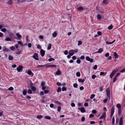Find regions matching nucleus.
<instances>
[{"label":"nucleus","instance_id":"1","mask_svg":"<svg viewBox=\"0 0 125 125\" xmlns=\"http://www.w3.org/2000/svg\"><path fill=\"white\" fill-rule=\"evenodd\" d=\"M78 51V50L77 49H76L74 50L72 49L71 50L69 51V54L71 56H72L75 53L77 52Z\"/></svg>","mask_w":125,"mask_h":125},{"label":"nucleus","instance_id":"2","mask_svg":"<svg viewBox=\"0 0 125 125\" xmlns=\"http://www.w3.org/2000/svg\"><path fill=\"white\" fill-rule=\"evenodd\" d=\"M23 66L21 65H19L18 67L17 68V70L18 72L22 71L23 70Z\"/></svg>","mask_w":125,"mask_h":125},{"label":"nucleus","instance_id":"3","mask_svg":"<svg viewBox=\"0 0 125 125\" xmlns=\"http://www.w3.org/2000/svg\"><path fill=\"white\" fill-rule=\"evenodd\" d=\"M107 93V95L109 98H110V89L109 88H107L106 90Z\"/></svg>","mask_w":125,"mask_h":125},{"label":"nucleus","instance_id":"4","mask_svg":"<svg viewBox=\"0 0 125 125\" xmlns=\"http://www.w3.org/2000/svg\"><path fill=\"white\" fill-rule=\"evenodd\" d=\"M33 57L36 60H39V59L38 58V56L37 53H35L34 54V55L33 56Z\"/></svg>","mask_w":125,"mask_h":125},{"label":"nucleus","instance_id":"5","mask_svg":"<svg viewBox=\"0 0 125 125\" xmlns=\"http://www.w3.org/2000/svg\"><path fill=\"white\" fill-rule=\"evenodd\" d=\"M86 60L90 61L91 63L92 62H93V60L92 59H91L89 56H86Z\"/></svg>","mask_w":125,"mask_h":125},{"label":"nucleus","instance_id":"6","mask_svg":"<svg viewBox=\"0 0 125 125\" xmlns=\"http://www.w3.org/2000/svg\"><path fill=\"white\" fill-rule=\"evenodd\" d=\"M26 73L29 75H31L32 76L33 75V73L30 70L26 71Z\"/></svg>","mask_w":125,"mask_h":125},{"label":"nucleus","instance_id":"7","mask_svg":"<svg viewBox=\"0 0 125 125\" xmlns=\"http://www.w3.org/2000/svg\"><path fill=\"white\" fill-rule=\"evenodd\" d=\"M106 117V114L105 112L103 113L102 115L99 118V119H101L103 118H105Z\"/></svg>","mask_w":125,"mask_h":125},{"label":"nucleus","instance_id":"8","mask_svg":"<svg viewBox=\"0 0 125 125\" xmlns=\"http://www.w3.org/2000/svg\"><path fill=\"white\" fill-rule=\"evenodd\" d=\"M116 71L115 70H114L112 73H111V74L110 75V77L111 78H112V77L114 75V74H115V73H116Z\"/></svg>","mask_w":125,"mask_h":125},{"label":"nucleus","instance_id":"9","mask_svg":"<svg viewBox=\"0 0 125 125\" xmlns=\"http://www.w3.org/2000/svg\"><path fill=\"white\" fill-rule=\"evenodd\" d=\"M41 55L42 57L43 56L45 55V51L42 49H41L40 52Z\"/></svg>","mask_w":125,"mask_h":125},{"label":"nucleus","instance_id":"10","mask_svg":"<svg viewBox=\"0 0 125 125\" xmlns=\"http://www.w3.org/2000/svg\"><path fill=\"white\" fill-rule=\"evenodd\" d=\"M123 121L122 118V117H121L120 119L119 125H123Z\"/></svg>","mask_w":125,"mask_h":125},{"label":"nucleus","instance_id":"11","mask_svg":"<svg viewBox=\"0 0 125 125\" xmlns=\"http://www.w3.org/2000/svg\"><path fill=\"white\" fill-rule=\"evenodd\" d=\"M55 74L57 75H59L61 74V72L59 69H58L57 71L56 72Z\"/></svg>","mask_w":125,"mask_h":125},{"label":"nucleus","instance_id":"12","mask_svg":"<svg viewBox=\"0 0 125 125\" xmlns=\"http://www.w3.org/2000/svg\"><path fill=\"white\" fill-rule=\"evenodd\" d=\"M103 51V49L102 48H100L98 51L97 52H95V53H101Z\"/></svg>","mask_w":125,"mask_h":125},{"label":"nucleus","instance_id":"13","mask_svg":"<svg viewBox=\"0 0 125 125\" xmlns=\"http://www.w3.org/2000/svg\"><path fill=\"white\" fill-rule=\"evenodd\" d=\"M3 51L4 52H8L9 51V49L7 48L5 46L3 47Z\"/></svg>","mask_w":125,"mask_h":125},{"label":"nucleus","instance_id":"14","mask_svg":"<svg viewBox=\"0 0 125 125\" xmlns=\"http://www.w3.org/2000/svg\"><path fill=\"white\" fill-rule=\"evenodd\" d=\"M80 111L82 113H84L85 112V110L83 107H82L80 109Z\"/></svg>","mask_w":125,"mask_h":125},{"label":"nucleus","instance_id":"15","mask_svg":"<svg viewBox=\"0 0 125 125\" xmlns=\"http://www.w3.org/2000/svg\"><path fill=\"white\" fill-rule=\"evenodd\" d=\"M115 107L113 106L111 109V113L114 114V112Z\"/></svg>","mask_w":125,"mask_h":125},{"label":"nucleus","instance_id":"16","mask_svg":"<svg viewBox=\"0 0 125 125\" xmlns=\"http://www.w3.org/2000/svg\"><path fill=\"white\" fill-rule=\"evenodd\" d=\"M27 92V90L24 89L23 90V95H25Z\"/></svg>","mask_w":125,"mask_h":125},{"label":"nucleus","instance_id":"17","mask_svg":"<svg viewBox=\"0 0 125 125\" xmlns=\"http://www.w3.org/2000/svg\"><path fill=\"white\" fill-rule=\"evenodd\" d=\"M116 107L118 109H121V106L120 104H117Z\"/></svg>","mask_w":125,"mask_h":125},{"label":"nucleus","instance_id":"18","mask_svg":"<svg viewBox=\"0 0 125 125\" xmlns=\"http://www.w3.org/2000/svg\"><path fill=\"white\" fill-rule=\"evenodd\" d=\"M16 35L18 38H21V35L20 34H19L18 33H16Z\"/></svg>","mask_w":125,"mask_h":125},{"label":"nucleus","instance_id":"19","mask_svg":"<svg viewBox=\"0 0 125 125\" xmlns=\"http://www.w3.org/2000/svg\"><path fill=\"white\" fill-rule=\"evenodd\" d=\"M114 56L115 58L116 59L117 58H118V55L116 52H114Z\"/></svg>","mask_w":125,"mask_h":125},{"label":"nucleus","instance_id":"20","mask_svg":"<svg viewBox=\"0 0 125 125\" xmlns=\"http://www.w3.org/2000/svg\"><path fill=\"white\" fill-rule=\"evenodd\" d=\"M78 80L79 82L83 83L84 82V81H85V79H78Z\"/></svg>","mask_w":125,"mask_h":125},{"label":"nucleus","instance_id":"21","mask_svg":"<svg viewBox=\"0 0 125 125\" xmlns=\"http://www.w3.org/2000/svg\"><path fill=\"white\" fill-rule=\"evenodd\" d=\"M83 9L84 8L81 7H79L77 9V10L78 11L81 10H83Z\"/></svg>","mask_w":125,"mask_h":125},{"label":"nucleus","instance_id":"22","mask_svg":"<svg viewBox=\"0 0 125 125\" xmlns=\"http://www.w3.org/2000/svg\"><path fill=\"white\" fill-rule=\"evenodd\" d=\"M43 117L41 115H39L37 116V117L38 119H41Z\"/></svg>","mask_w":125,"mask_h":125},{"label":"nucleus","instance_id":"23","mask_svg":"<svg viewBox=\"0 0 125 125\" xmlns=\"http://www.w3.org/2000/svg\"><path fill=\"white\" fill-rule=\"evenodd\" d=\"M57 34L56 32H54L52 34V36L54 37H55L57 35Z\"/></svg>","mask_w":125,"mask_h":125},{"label":"nucleus","instance_id":"24","mask_svg":"<svg viewBox=\"0 0 125 125\" xmlns=\"http://www.w3.org/2000/svg\"><path fill=\"white\" fill-rule=\"evenodd\" d=\"M121 113V109H118V115H120Z\"/></svg>","mask_w":125,"mask_h":125},{"label":"nucleus","instance_id":"25","mask_svg":"<svg viewBox=\"0 0 125 125\" xmlns=\"http://www.w3.org/2000/svg\"><path fill=\"white\" fill-rule=\"evenodd\" d=\"M51 44H49L48 45V46L47 47V49L48 50H49L51 49Z\"/></svg>","mask_w":125,"mask_h":125},{"label":"nucleus","instance_id":"26","mask_svg":"<svg viewBox=\"0 0 125 125\" xmlns=\"http://www.w3.org/2000/svg\"><path fill=\"white\" fill-rule=\"evenodd\" d=\"M30 88L33 91H36V89L33 86L30 87Z\"/></svg>","mask_w":125,"mask_h":125},{"label":"nucleus","instance_id":"27","mask_svg":"<svg viewBox=\"0 0 125 125\" xmlns=\"http://www.w3.org/2000/svg\"><path fill=\"white\" fill-rule=\"evenodd\" d=\"M49 62H51L52 61H54L55 60V59L52 58H50L48 60Z\"/></svg>","mask_w":125,"mask_h":125},{"label":"nucleus","instance_id":"28","mask_svg":"<svg viewBox=\"0 0 125 125\" xmlns=\"http://www.w3.org/2000/svg\"><path fill=\"white\" fill-rule=\"evenodd\" d=\"M48 67H52L56 68V65H49Z\"/></svg>","mask_w":125,"mask_h":125},{"label":"nucleus","instance_id":"29","mask_svg":"<svg viewBox=\"0 0 125 125\" xmlns=\"http://www.w3.org/2000/svg\"><path fill=\"white\" fill-rule=\"evenodd\" d=\"M45 67L46 68H47V66H46V65H38L37 66V68H39V67Z\"/></svg>","mask_w":125,"mask_h":125},{"label":"nucleus","instance_id":"30","mask_svg":"<svg viewBox=\"0 0 125 125\" xmlns=\"http://www.w3.org/2000/svg\"><path fill=\"white\" fill-rule=\"evenodd\" d=\"M27 92L28 93L30 94H31L32 93V90L30 89H29L28 90Z\"/></svg>","mask_w":125,"mask_h":125},{"label":"nucleus","instance_id":"31","mask_svg":"<svg viewBox=\"0 0 125 125\" xmlns=\"http://www.w3.org/2000/svg\"><path fill=\"white\" fill-rule=\"evenodd\" d=\"M97 19L98 20H100L101 19V16L100 15L98 14L97 15Z\"/></svg>","mask_w":125,"mask_h":125},{"label":"nucleus","instance_id":"32","mask_svg":"<svg viewBox=\"0 0 125 125\" xmlns=\"http://www.w3.org/2000/svg\"><path fill=\"white\" fill-rule=\"evenodd\" d=\"M5 41H11V39L10 38L7 37L5 39Z\"/></svg>","mask_w":125,"mask_h":125},{"label":"nucleus","instance_id":"33","mask_svg":"<svg viewBox=\"0 0 125 125\" xmlns=\"http://www.w3.org/2000/svg\"><path fill=\"white\" fill-rule=\"evenodd\" d=\"M113 25H111L108 27V29L109 30H111L113 28Z\"/></svg>","mask_w":125,"mask_h":125},{"label":"nucleus","instance_id":"34","mask_svg":"<svg viewBox=\"0 0 125 125\" xmlns=\"http://www.w3.org/2000/svg\"><path fill=\"white\" fill-rule=\"evenodd\" d=\"M13 59V57L12 56L10 55L9 56V59L10 60H12Z\"/></svg>","mask_w":125,"mask_h":125},{"label":"nucleus","instance_id":"35","mask_svg":"<svg viewBox=\"0 0 125 125\" xmlns=\"http://www.w3.org/2000/svg\"><path fill=\"white\" fill-rule=\"evenodd\" d=\"M61 88L60 87H59L58 88L57 91V92L59 93L61 91Z\"/></svg>","mask_w":125,"mask_h":125},{"label":"nucleus","instance_id":"36","mask_svg":"<svg viewBox=\"0 0 125 125\" xmlns=\"http://www.w3.org/2000/svg\"><path fill=\"white\" fill-rule=\"evenodd\" d=\"M112 124L113 125L114 124L115 122V119L114 117H113L112 118Z\"/></svg>","mask_w":125,"mask_h":125},{"label":"nucleus","instance_id":"37","mask_svg":"<svg viewBox=\"0 0 125 125\" xmlns=\"http://www.w3.org/2000/svg\"><path fill=\"white\" fill-rule=\"evenodd\" d=\"M61 109V107L60 106H59L57 107V111L60 112V110Z\"/></svg>","mask_w":125,"mask_h":125},{"label":"nucleus","instance_id":"38","mask_svg":"<svg viewBox=\"0 0 125 125\" xmlns=\"http://www.w3.org/2000/svg\"><path fill=\"white\" fill-rule=\"evenodd\" d=\"M95 95L94 94H92L90 96V98L91 99H93L94 97H95Z\"/></svg>","mask_w":125,"mask_h":125},{"label":"nucleus","instance_id":"39","mask_svg":"<svg viewBox=\"0 0 125 125\" xmlns=\"http://www.w3.org/2000/svg\"><path fill=\"white\" fill-rule=\"evenodd\" d=\"M49 92V91L48 90H45L44 91V92L45 94H47Z\"/></svg>","mask_w":125,"mask_h":125},{"label":"nucleus","instance_id":"40","mask_svg":"<svg viewBox=\"0 0 125 125\" xmlns=\"http://www.w3.org/2000/svg\"><path fill=\"white\" fill-rule=\"evenodd\" d=\"M45 118L47 119H50L51 118V117L49 116H46L45 117Z\"/></svg>","mask_w":125,"mask_h":125},{"label":"nucleus","instance_id":"41","mask_svg":"<svg viewBox=\"0 0 125 125\" xmlns=\"http://www.w3.org/2000/svg\"><path fill=\"white\" fill-rule=\"evenodd\" d=\"M10 48L11 49V50L12 51L14 50L15 48V47L13 46H12L10 47Z\"/></svg>","mask_w":125,"mask_h":125},{"label":"nucleus","instance_id":"42","mask_svg":"<svg viewBox=\"0 0 125 125\" xmlns=\"http://www.w3.org/2000/svg\"><path fill=\"white\" fill-rule=\"evenodd\" d=\"M73 86L74 88H77L78 86V84L76 83H74L73 84Z\"/></svg>","mask_w":125,"mask_h":125},{"label":"nucleus","instance_id":"43","mask_svg":"<svg viewBox=\"0 0 125 125\" xmlns=\"http://www.w3.org/2000/svg\"><path fill=\"white\" fill-rule=\"evenodd\" d=\"M76 75L77 76L79 77L80 76V74L79 72H77L76 73Z\"/></svg>","mask_w":125,"mask_h":125},{"label":"nucleus","instance_id":"44","mask_svg":"<svg viewBox=\"0 0 125 125\" xmlns=\"http://www.w3.org/2000/svg\"><path fill=\"white\" fill-rule=\"evenodd\" d=\"M108 98L105 99L103 100V102L104 103H106L107 101Z\"/></svg>","mask_w":125,"mask_h":125},{"label":"nucleus","instance_id":"45","mask_svg":"<svg viewBox=\"0 0 125 125\" xmlns=\"http://www.w3.org/2000/svg\"><path fill=\"white\" fill-rule=\"evenodd\" d=\"M82 43V42L81 41H78V45H81Z\"/></svg>","mask_w":125,"mask_h":125},{"label":"nucleus","instance_id":"46","mask_svg":"<svg viewBox=\"0 0 125 125\" xmlns=\"http://www.w3.org/2000/svg\"><path fill=\"white\" fill-rule=\"evenodd\" d=\"M6 31V30L5 28H2L1 29V31H2L4 32H5V31Z\"/></svg>","mask_w":125,"mask_h":125},{"label":"nucleus","instance_id":"47","mask_svg":"<svg viewBox=\"0 0 125 125\" xmlns=\"http://www.w3.org/2000/svg\"><path fill=\"white\" fill-rule=\"evenodd\" d=\"M103 3L104 4H107V0H104L103 1Z\"/></svg>","mask_w":125,"mask_h":125},{"label":"nucleus","instance_id":"48","mask_svg":"<svg viewBox=\"0 0 125 125\" xmlns=\"http://www.w3.org/2000/svg\"><path fill=\"white\" fill-rule=\"evenodd\" d=\"M117 77H116V76H115V77L114 78L113 80V83L115 82V81L117 79Z\"/></svg>","mask_w":125,"mask_h":125},{"label":"nucleus","instance_id":"49","mask_svg":"<svg viewBox=\"0 0 125 125\" xmlns=\"http://www.w3.org/2000/svg\"><path fill=\"white\" fill-rule=\"evenodd\" d=\"M66 87H62V91H65L66 90Z\"/></svg>","mask_w":125,"mask_h":125},{"label":"nucleus","instance_id":"50","mask_svg":"<svg viewBox=\"0 0 125 125\" xmlns=\"http://www.w3.org/2000/svg\"><path fill=\"white\" fill-rule=\"evenodd\" d=\"M13 89V88L12 87H10L8 89V90L9 91H12Z\"/></svg>","mask_w":125,"mask_h":125},{"label":"nucleus","instance_id":"51","mask_svg":"<svg viewBox=\"0 0 125 125\" xmlns=\"http://www.w3.org/2000/svg\"><path fill=\"white\" fill-rule=\"evenodd\" d=\"M45 84V83L44 82H41V86H44Z\"/></svg>","mask_w":125,"mask_h":125},{"label":"nucleus","instance_id":"52","mask_svg":"<svg viewBox=\"0 0 125 125\" xmlns=\"http://www.w3.org/2000/svg\"><path fill=\"white\" fill-rule=\"evenodd\" d=\"M37 47L38 49H41V46L39 44H38L37 45Z\"/></svg>","mask_w":125,"mask_h":125},{"label":"nucleus","instance_id":"53","mask_svg":"<svg viewBox=\"0 0 125 125\" xmlns=\"http://www.w3.org/2000/svg\"><path fill=\"white\" fill-rule=\"evenodd\" d=\"M81 121L82 122H83L85 120V118L84 116H83L81 119Z\"/></svg>","mask_w":125,"mask_h":125},{"label":"nucleus","instance_id":"54","mask_svg":"<svg viewBox=\"0 0 125 125\" xmlns=\"http://www.w3.org/2000/svg\"><path fill=\"white\" fill-rule=\"evenodd\" d=\"M97 34L99 36L101 35L102 34V33L100 31H98Z\"/></svg>","mask_w":125,"mask_h":125},{"label":"nucleus","instance_id":"55","mask_svg":"<svg viewBox=\"0 0 125 125\" xmlns=\"http://www.w3.org/2000/svg\"><path fill=\"white\" fill-rule=\"evenodd\" d=\"M64 54L66 55H67L68 53V51L66 50L64 52Z\"/></svg>","mask_w":125,"mask_h":125},{"label":"nucleus","instance_id":"56","mask_svg":"<svg viewBox=\"0 0 125 125\" xmlns=\"http://www.w3.org/2000/svg\"><path fill=\"white\" fill-rule=\"evenodd\" d=\"M96 77V76L95 75H93L92 76V78L93 79H94L95 77Z\"/></svg>","mask_w":125,"mask_h":125},{"label":"nucleus","instance_id":"57","mask_svg":"<svg viewBox=\"0 0 125 125\" xmlns=\"http://www.w3.org/2000/svg\"><path fill=\"white\" fill-rule=\"evenodd\" d=\"M56 84L57 85L59 86H61V83L59 82H57Z\"/></svg>","mask_w":125,"mask_h":125},{"label":"nucleus","instance_id":"58","mask_svg":"<svg viewBox=\"0 0 125 125\" xmlns=\"http://www.w3.org/2000/svg\"><path fill=\"white\" fill-rule=\"evenodd\" d=\"M76 62L78 64L80 63H81L80 60V59H78V60H77L76 61Z\"/></svg>","mask_w":125,"mask_h":125},{"label":"nucleus","instance_id":"59","mask_svg":"<svg viewBox=\"0 0 125 125\" xmlns=\"http://www.w3.org/2000/svg\"><path fill=\"white\" fill-rule=\"evenodd\" d=\"M97 65H95L94 66L93 69H94L95 70H96L97 69Z\"/></svg>","mask_w":125,"mask_h":125},{"label":"nucleus","instance_id":"60","mask_svg":"<svg viewBox=\"0 0 125 125\" xmlns=\"http://www.w3.org/2000/svg\"><path fill=\"white\" fill-rule=\"evenodd\" d=\"M18 42L19 44L21 45V46H22L23 45L21 43V42L20 41H18Z\"/></svg>","mask_w":125,"mask_h":125},{"label":"nucleus","instance_id":"61","mask_svg":"<svg viewBox=\"0 0 125 125\" xmlns=\"http://www.w3.org/2000/svg\"><path fill=\"white\" fill-rule=\"evenodd\" d=\"M125 72V68L122 69L120 71L121 73H123Z\"/></svg>","mask_w":125,"mask_h":125},{"label":"nucleus","instance_id":"62","mask_svg":"<svg viewBox=\"0 0 125 125\" xmlns=\"http://www.w3.org/2000/svg\"><path fill=\"white\" fill-rule=\"evenodd\" d=\"M84 105L85 106L87 107L88 106V104L87 103H85L84 104Z\"/></svg>","mask_w":125,"mask_h":125},{"label":"nucleus","instance_id":"63","mask_svg":"<svg viewBox=\"0 0 125 125\" xmlns=\"http://www.w3.org/2000/svg\"><path fill=\"white\" fill-rule=\"evenodd\" d=\"M109 53H107L105 54V56L106 57H108L109 55Z\"/></svg>","mask_w":125,"mask_h":125},{"label":"nucleus","instance_id":"64","mask_svg":"<svg viewBox=\"0 0 125 125\" xmlns=\"http://www.w3.org/2000/svg\"><path fill=\"white\" fill-rule=\"evenodd\" d=\"M92 113L93 114H95L96 113V111L94 110H93L92 111Z\"/></svg>","mask_w":125,"mask_h":125}]
</instances>
